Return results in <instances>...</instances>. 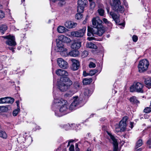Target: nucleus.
<instances>
[{"instance_id": "f257e3e1", "label": "nucleus", "mask_w": 151, "mask_h": 151, "mask_svg": "<svg viewBox=\"0 0 151 151\" xmlns=\"http://www.w3.org/2000/svg\"><path fill=\"white\" fill-rule=\"evenodd\" d=\"M93 27H88L87 35L90 36L91 35H97L99 36H101L104 32L102 25V21L98 17H94L92 20Z\"/></svg>"}, {"instance_id": "f03ea898", "label": "nucleus", "mask_w": 151, "mask_h": 151, "mask_svg": "<svg viewBox=\"0 0 151 151\" xmlns=\"http://www.w3.org/2000/svg\"><path fill=\"white\" fill-rule=\"evenodd\" d=\"M54 99L53 106L56 108L54 111L55 115L61 116L68 113L70 106L67 101L62 99Z\"/></svg>"}, {"instance_id": "7ed1b4c3", "label": "nucleus", "mask_w": 151, "mask_h": 151, "mask_svg": "<svg viewBox=\"0 0 151 151\" xmlns=\"http://www.w3.org/2000/svg\"><path fill=\"white\" fill-rule=\"evenodd\" d=\"M72 81L68 77L61 78L58 84V89L61 91H66L72 84Z\"/></svg>"}, {"instance_id": "20e7f679", "label": "nucleus", "mask_w": 151, "mask_h": 151, "mask_svg": "<svg viewBox=\"0 0 151 151\" xmlns=\"http://www.w3.org/2000/svg\"><path fill=\"white\" fill-rule=\"evenodd\" d=\"M113 2L111 6L114 10L121 13H123L124 12V7L120 5L121 3L120 0H113Z\"/></svg>"}, {"instance_id": "39448f33", "label": "nucleus", "mask_w": 151, "mask_h": 151, "mask_svg": "<svg viewBox=\"0 0 151 151\" xmlns=\"http://www.w3.org/2000/svg\"><path fill=\"white\" fill-rule=\"evenodd\" d=\"M144 85L143 84L139 83H134L130 87V91L131 92H136L142 93L143 92V88Z\"/></svg>"}, {"instance_id": "423d86ee", "label": "nucleus", "mask_w": 151, "mask_h": 151, "mask_svg": "<svg viewBox=\"0 0 151 151\" xmlns=\"http://www.w3.org/2000/svg\"><path fill=\"white\" fill-rule=\"evenodd\" d=\"M149 63L146 59H143L140 60L138 65L139 71L140 72H143L146 71L149 65Z\"/></svg>"}, {"instance_id": "0eeeda50", "label": "nucleus", "mask_w": 151, "mask_h": 151, "mask_svg": "<svg viewBox=\"0 0 151 151\" xmlns=\"http://www.w3.org/2000/svg\"><path fill=\"white\" fill-rule=\"evenodd\" d=\"M2 37L7 40L6 42V44L12 46H15L16 45L15 38L14 36L9 35L6 36H3Z\"/></svg>"}, {"instance_id": "6e6552de", "label": "nucleus", "mask_w": 151, "mask_h": 151, "mask_svg": "<svg viewBox=\"0 0 151 151\" xmlns=\"http://www.w3.org/2000/svg\"><path fill=\"white\" fill-rule=\"evenodd\" d=\"M73 101L70 106V109L71 110L75 109L81 102V100L78 96L73 97Z\"/></svg>"}, {"instance_id": "1a4fd4ad", "label": "nucleus", "mask_w": 151, "mask_h": 151, "mask_svg": "<svg viewBox=\"0 0 151 151\" xmlns=\"http://www.w3.org/2000/svg\"><path fill=\"white\" fill-rule=\"evenodd\" d=\"M77 2L78 4V12H83L85 6L86 5L87 2V1L86 0H78Z\"/></svg>"}, {"instance_id": "9d476101", "label": "nucleus", "mask_w": 151, "mask_h": 151, "mask_svg": "<svg viewBox=\"0 0 151 151\" xmlns=\"http://www.w3.org/2000/svg\"><path fill=\"white\" fill-rule=\"evenodd\" d=\"M86 27H83L82 29L79 30L78 31L73 32H71V35L73 37H83L86 31Z\"/></svg>"}, {"instance_id": "9b49d317", "label": "nucleus", "mask_w": 151, "mask_h": 151, "mask_svg": "<svg viewBox=\"0 0 151 151\" xmlns=\"http://www.w3.org/2000/svg\"><path fill=\"white\" fill-rule=\"evenodd\" d=\"M56 50L57 51L64 53L67 54V49L65 47L62 42H59L57 43Z\"/></svg>"}, {"instance_id": "f8f14e48", "label": "nucleus", "mask_w": 151, "mask_h": 151, "mask_svg": "<svg viewBox=\"0 0 151 151\" xmlns=\"http://www.w3.org/2000/svg\"><path fill=\"white\" fill-rule=\"evenodd\" d=\"M57 61L59 66L60 68L63 69H66L68 68V65L67 63L62 58H58Z\"/></svg>"}, {"instance_id": "ddd939ff", "label": "nucleus", "mask_w": 151, "mask_h": 151, "mask_svg": "<svg viewBox=\"0 0 151 151\" xmlns=\"http://www.w3.org/2000/svg\"><path fill=\"white\" fill-rule=\"evenodd\" d=\"M128 119V117L125 116L124 117L120 122L119 127L121 129V130L123 131L125 130L127 126L126 122Z\"/></svg>"}, {"instance_id": "4468645a", "label": "nucleus", "mask_w": 151, "mask_h": 151, "mask_svg": "<svg viewBox=\"0 0 151 151\" xmlns=\"http://www.w3.org/2000/svg\"><path fill=\"white\" fill-rule=\"evenodd\" d=\"M81 46V42L77 40H74L72 42L70 47L71 49L74 50H77Z\"/></svg>"}, {"instance_id": "2eb2a0df", "label": "nucleus", "mask_w": 151, "mask_h": 151, "mask_svg": "<svg viewBox=\"0 0 151 151\" xmlns=\"http://www.w3.org/2000/svg\"><path fill=\"white\" fill-rule=\"evenodd\" d=\"M71 61L73 63L71 67V69L73 70H77L80 65L78 61L74 59H71Z\"/></svg>"}, {"instance_id": "dca6fc26", "label": "nucleus", "mask_w": 151, "mask_h": 151, "mask_svg": "<svg viewBox=\"0 0 151 151\" xmlns=\"http://www.w3.org/2000/svg\"><path fill=\"white\" fill-rule=\"evenodd\" d=\"M110 15L116 23L118 24L120 22L119 16L113 12H110Z\"/></svg>"}, {"instance_id": "f3484780", "label": "nucleus", "mask_w": 151, "mask_h": 151, "mask_svg": "<svg viewBox=\"0 0 151 151\" xmlns=\"http://www.w3.org/2000/svg\"><path fill=\"white\" fill-rule=\"evenodd\" d=\"M56 73L57 75L60 76H67L68 75V73L66 71L60 69L56 70Z\"/></svg>"}, {"instance_id": "a211bd4d", "label": "nucleus", "mask_w": 151, "mask_h": 151, "mask_svg": "<svg viewBox=\"0 0 151 151\" xmlns=\"http://www.w3.org/2000/svg\"><path fill=\"white\" fill-rule=\"evenodd\" d=\"M65 25L68 28H72L76 27L77 25V23L71 21H68L65 23Z\"/></svg>"}, {"instance_id": "6ab92c4d", "label": "nucleus", "mask_w": 151, "mask_h": 151, "mask_svg": "<svg viewBox=\"0 0 151 151\" xmlns=\"http://www.w3.org/2000/svg\"><path fill=\"white\" fill-rule=\"evenodd\" d=\"M79 54V51L77 50H74L69 52L68 55L73 57H76L78 56Z\"/></svg>"}, {"instance_id": "aec40b11", "label": "nucleus", "mask_w": 151, "mask_h": 151, "mask_svg": "<svg viewBox=\"0 0 151 151\" xmlns=\"http://www.w3.org/2000/svg\"><path fill=\"white\" fill-rule=\"evenodd\" d=\"M86 47L87 48L91 49H97V47L96 45L90 42H87Z\"/></svg>"}, {"instance_id": "412c9836", "label": "nucleus", "mask_w": 151, "mask_h": 151, "mask_svg": "<svg viewBox=\"0 0 151 151\" xmlns=\"http://www.w3.org/2000/svg\"><path fill=\"white\" fill-rule=\"evenodd\" d=\"M57 30L59 33H62L66 32L67 29L64 27L60 26L58 27Z\"/></svg>"}, {"instance_id": "4be33fe9", "label": "nucleus", "mask_w": 151, "mask_h": 151, "mask_svg": "<svg viewBox=\"0 0 151 151\" xmlns=\"http://www.w3.org/2000/svg\"><path fill=\"white\" fill-rule=\"evenodd\" d=\"M144 82L147 86H151V78L147 77L145 78Z\"/></svg>"}, {"instance_id": "5701e85b", "label": "nucleus", "mask_w": 151, "mask_h": 151, "mask_svg": "<svg viewBox=\"0 0 151 151\" xmlns=\"http://www.w3.org/2000/svg\"><path fill=\"white\" fill-rule=\"evenodd\" d=\"M92 82V79L91 78H85L83 81V83L84 84L87 85L90 84Z\"/></svg>"}, {"instance_id": "b1692460", "label": "nucleus", "mask_w": 151, "mask_h": 151, "mask_svg": "<svg viewBox=\"0 0 151 151\" xmlns=\"http://www.w3.org/2000/svg\"><path fill=\"white\" fill-rule=\"evenodd\" d=\"M6 103L12 104L14 100L13 98L9 97H6Z\"/></svg>"}, {"instance_id": "393cba45", "label": "nucleus", "mask_w": 151, "mask_h": 151, "mask_svg": "<svg viewBox=\"0 0 151 151\" xmlns=\"http://www.w3.org/2000/svg\"><path fill=\"white\" fill-rule=\"evenodd\" d=\"M0 137L6 139L7 137V135L5 131L0 130Z\"/></svg>"}, {"instance_id": "a878e982", "label": "nucleus", "mask_w": 151, "mask_h": 151, "mask_svg": "<svg viewBox=\"0 0 151 151\" xmlns=\"http://www.w3.org/2000/svg\"><path fill=\"white\" fill-rule=\"evenodd\" d=\"M129 100L131 102L135 103L137 104L139 102V101L137 99L136 97L134 96L131 97L130 99Z\"/></svg>"}, {"instance_id": "bb28decb", "label": "nucleus", "mask_w": 151, "mask_h": 151, "mask_svg": "<svg viewBox=\"0 0 151 151\" xmlns=\"http://www.w3.org/2000/svg\"><path fill=\"white\" fill-rule=\"evenodd\" d=\"M101 8H100L98 9V12L100 16H103L104 15V11L102 8V7L103 6V5L101 4Z\"/></svg>"}, {"instance_id": "cd10ccee", "label": "nucleus", "mask_w": 151, "mask_h": 151, "mask_svg": "<svg viewBox=\"0 0 151 151\" xmlns=\"http://www.w3.org/2000/svg\"><path fill=\"white\" fill-rule=\"evenodd\" d=\"M143 142L141 139L139 140L137 142L135 146V148H137L138 147L141 146Z\"/></svg>"}, {"instance_id": "c85d7f7f", "label": "nucleus", "mask_w": 151, "mask_h": 151, "mask_svg": "<svg viewBox=\"0 0 151 151\" xmlns=\"http://www.w3.org/2000/svg\"><path fill=\"white\" fill-rule=\"evenodd\" d=\"M98 72V70L97 69H95L93 70H91L90 71L89 73V75L91 76H92L94 75Z\"/></svg>"}, {"instance_id": "c756f323", "label": "nucleus", "mask_w": 151, "mask_h": 151, "mask_svg": "<svg viewBox=\"0 0 151 151\" xmlns=\"http://www.w3.org/2000/svg\"><path fill=\"white\" fill-rule=\"evenodd\" d=\"M19 107H17V109H15L13 112L12 114L14 116H16L20 111Z\"/></svg>"}, {"instance_id": "7c9ffc66", "label": "nucleus", "mask_w": 151, "mask_h": 151, "mask_svg": "<svg viewBox=\"0 0 151 151\" xmlns=\"http://www.w3.org/2000/svg\"><path fill=\"white\" fill-rule=\"evenodd\" d=\"M78 13L76 14V18L78 20L81 19L83 17V15L81 14L82 12H78Z\"/></svg>"}, {"instance_id": "2f4dec72", "label": "nucleus", "mask_w": 151, "mask_h": 151, "mask_svg": "<svg viewBox=\"0 0 151 151\" xmlns=\"http://www.w3.org/2000/svg\"><path fill=\"white\" fill-rule=\"evenodd\" d=\"M88 52L86 50L83 51L81 54V57L82 58H84L87 57L88 55Z\"/></svg>"}, {"instance_id": "473e14b6", "label": "nucleus", "mask_w": 151, "mask_h": 151, "mask_svg": "<svg viewBox=\"0 0 151 151\" xmlns=\"http://www.w3.org/2000/svg\"><path fill=\"white\" fill-rule=\"evenodd\" d=\"M90 91L88 89H86L84 90V94L85 96H88L90 95Z\"/></svg>"}, {"instance_id": "72a5a7b5", "label": "nucleus", "mask_w": 151, "mask_h": 151, "mask_svg": "<svg viewBox=\"0 0 151 151\" xmlns=\"http://www.w3.org/2000/svg\"><path fill=\"white\" fill-rule=\"evenodd\" d=\"M71 41V40L70 38L65 36L63 42L68 43H70Z\"/></svg>"}, {"instance_id": "f704fd0d", "label": "nucleus", "mask_w": 151, "mask_h": 151, "mask_svg": "<svg viewBox=\"0 0 151 151\" xmlns=\"http://www.w3.org/2000/svg\"><path fill=\"white\" fill-rule=\"evenodd\" d=\"M144 112L145 113H148L151 112V108L147 107L145 108L144 110Z\"/></svg>"}, {"instance_id": "c9c22d12", "label": "nucleus", "mask_w": 151, "mask_h": 151, "mask_svg": "<svg viewBox=\"0 0 151 151\" xmlns=\"http://www.w3.org/2000/svg\"><path fill=\"white\" fill-rule=\"evenodd\" d=\"M90 3V8L91 9H93L95 6V4L94 2H93L92 1H89Z\"/></svg>"}, {"instance_id": "e433bc0d", "label": "nucleus", "mask_w": 151, "mask_h": 151, "mask_svg": "<svg viewBox=\"0 0 151 151\" xmlns=\"http://www.w3.org/2000/svg\"><path fill=\"white\" fill-rule=\"evenodd\" d=\"M7 27L6 25H3L2 26L0 27V30L6 31L7 29Z\"/></svg>"}, {"instance_id": "4c0bfd02", "label": "nucleus", "mask_w": 151, "mask_h": 151, "mask_svg": "<svg viewBox=\"0 0 151 151\" xmlns=\"http://www.w3.org/2000/svg\"><path fill=\"white\" fill-rule=\"evenodd\" d=\"M65 36L63 35H61L59 36L58 38L59 40L61 42H63Z\"/></svg>"}, {"instance_id": "58836bf2", "label": "nucleus", "mask_w": 151, "mask_h": 151, "mask_svg": "<svg viewBox=\"0 0 151 151\" xmlns=\"http://www.w3.org/2000/svg\"><path fill=\"white\" fill-rule=\"evenodd\" d=\"M89 66L90 68H94L96 67V65L93 62H91L89 64Z\"/></svg>"}, {"instance_id": "ea45409f", "label": "nucleus", "mask_w": 151, "mask_h": 151, "mask_svg": "<svg viewBox=\"0 0 151 151\" xmlns=\"http://www.w3.org/2000/svg\"><path fill=\"white\" fill-rule=\"evenodd\" d=\"M7 108L4 106H0V111H5L7 110Z\"/></svg>"}, {"instance_id": "a19ab883", "label": "nucleus", "mask_w": 151, "mask_h": 151, "mask_svg": "<svg viewBox=\"0 0 151 151\" xmlns=\"http://www.w3.org/2000/svg\"><path fill=\"white\" fill-rule=\"evenodd\" d=\"M4 17V14L3 12L1 10H0V18H2Z\"/></svg>"}, {"instance_id": "79ce46f5", "label": "nucleus", "mask_w": 151, "mask_h": 151, "mask_svg": "<svg viewBox=\"0 0 151 151\" xmlns=\"http://www.w3.org/2000/svg\"><path fill=\"white\" fill-rule=\"evenodd\" d=\"M132 40L133 41L136 42L138 40V37L136 35H133L132 37Z\"/></svg>"}, {"instance_id": "37998d69", "label": "nucleus", "mask_w": 151, "mask_h": 151, "mask_svg": "<svg viewBox=\"0 0 151 151\" xmlns=\"http://www.w3.org/2000/svg\"><path fill=\"white\" fill-rule=\"evenodd\" d=\"M69 150L70 151H74V146L73 145H71L69 147Z\"/></svg>"}, {"instance_id": "c03bdc74", "label": "nucleus", "mask_w": 151, "mask_h": 151, "mask_svg": "<svg viewBox=\"0 0 151 151\" xmlns=\"http://www.w3.org/2000/svg\"><path fill=\"white\" fill-rule=\"evenodd\" d=\"M147 143L149 145V147L151 148V140H149L147 142Z\"/></svg>"}, {"instance_id": "a18cd8bd", "label": "nucleus", "mask_w": 151, "mask_h": 151, "mask_svg": "<svg viewBox=\"0 0 151 151\" xmlns=\"http://www.w3.org/2000/svg\"><path fill=\"white\" fill-rule=\"evenodd\" d=\"M1 98V99L2 100V104L6 103V97H5L4 98Z\"/></svg>"}, {"instance_id": "49530a36", "label": "nucleus", "mask_w": 151, "mask_h": 151, "mask_svg": "<svg viewBox=\"0 0 151 151\" xmlns=\"http://www.w3.org/2000/svg\"><path fill=\"white\" fill-rule=\"evenodd\" d=\"M87 39L90 41L93 40H95V38L93 37H88Z\"/></svg>"}, {"instance_id": "de8ad7c7", "label": "nucleus", "mask_w": 151, "mask_h": 151, "mask_svg": "<svg viewBox=\"0 0 151 151\" xmlns=\"http://www.w3.org/2000/svg\"><path fill=\"white\" fill-rule=\"evenodd\" d=\"M83 75L84 76H86L88 75H89V73H87L85 71H83Z\"/></svg>"}, {"instance_id": "09e8293b", "label": "nucleus", "mask_w": 151, "mask_h": 151, "mask_svg": "<svg viewBox=\"0 0 151 151\" xmlns=\"http://www.w3.org/2000/svg\"><path fill=\"white\" fill-rule=\"evenodd\" d=\"M103 22L106 24H107L108 22H109L107 19L106 18H103Z\"/></svg>"}, {"instance_id": "8fccbe9b", "label": "nucleus", "mask_w": 151, "mask_h": 151, "mask_svg": "<svg viewBox=\"0 0 151 151\" xmlns=\"http://www.w3.org/2000/svg\"><path fill=\"white\" fill-rule=\"evenodd\" d=\"M76 150L77 151L79 150V148L78 147V144L77 143L75 145Z\"/></svg>"}, {"instance_id": "3c124183", "label": "nucleus", "mask_w": 151, "mask_h": 151, "mask_svg": "<svg viewBox=\"0 0 151 151\" xmlns=\"http://www.w3.org/2000/svg\"><path fill=\"white\" fill-rule=\"evenodd\" d=\"M106 24H107V25L110 27H112V24L109 21Z\"/></svg>"}, {"instance_id": "603ef678", "label": "nucleus", "mask_w": 151, "mask_h": 151, "mask_svg": "<svg viewBox=\"0 0 151 151\" xmlns=\"http://www.w3.org/2000/svg\"><path fill=\"white\" fill-rule=\"evenodd\" d=\"M79 86H80L79 84L78 83H76V84H75V87L76 88H79Z\"/></svg>"}, {"instance_id": "864d4df0", "label": "nucleus", "mask_w": 151, "mask_h": 151, "mask_svg": "<svg viewBox=\"0 0 151 151\" xmlns=\"http://www.w3.org/2000/svg\"><path fill=\"white\" fill-rule=\"evenodd\" d=\"M134 123L133 122H130V127L131 128H132L133 127Z\"/></svg>"}, {"instance_id": "5fc2aeb1", "label": "nucleus", "mask_w": 151, "mask_h": 151, "mask_svg": "<svg viewBox=\"0 0 151 151\" xmlns=\"http://www.w3.org/2000/svg\"><path fill=\"white\" fill-rule=\"evenodd\" d=\"M65 96L66 97H70L71 96V95H70L69 93H67L65 94Z\"/></svg>"}, {"instance_id": "6e6d98bb", "label": "nucleus", "mask_w": 151, "mask_h": 151, "mask_svg": "<svg viewBox=\"0 0 151 151\" xmlns=\"http://www.w3.org/2000/svg\"><path fill=\"white\" fill-rule=\"evenodd\" d=\"M25 148L21 150L20 149H18V150H16L15 151H25Z\"/></svg>"}, {"instance_id": "4d7b16f0", "label": "nucleus", "mask_w": 151, "mask_h": 151, "mask_svg": "<svg viewBox=\"0 0 151 151\" xmlns=\"http://www.w3.org/2000/svg\"><path fill=\"white\" fill-rule=\"evenodd\" d=\"M16 103L17 104V107H19V101H16Z\"/></svg>"}, {"instance_id": "13d9d810", "label": "nucleus", "mask_w": 151, "mask_h": 151, "mask_svg": "<svg viewBox=\"0 0 151 151\" xmlns=\"http://www.w3.org/2000/svg\"><path fill=\"white\" fill-rule=\"evenodd\" d=\"M9 48L10 50H12V51L13 52H14V50L13 49V48L12 47H9Z\"/></svg>"}, {"instance_id": "bf43d9fd", "label": "nucleus", "mask_w": 151, "mask_h": 151, "mask_svg": "<svg viewBox=\"0 0 151 151\" xmlns=\"http://www.w3.org/2000/svg\"><path fill=\"white\" fill-rule=\"evenodd\" d=\"M74 140H71L70 141H69L68 142V145H69L70 144V143L71 142H73L74 141Z\"/></svg>"}, {"instance_id": "052dcab7", "label": "nucleus", "mask_w": 151, "mask_h": 151, "mask_svg": "<svg viewBox=\"0 0 151 151\" xmlns=\"http://www.w3.org/2000/svg\"><path fill=\"white\" fill-rule=\"evenodd\" d=\"M106 10H107V13H109V8H106Z\"/></svg>"}, {"instance_id": "680f3d73", "label": "nucleus", "mask_w": 151, "mask_h": 151, "mask_svg": "<svg viewBox=\"0 0 151 151\" xmlns=\"http://www.w3.org/2000/svg\"><path fill=\"white\" fill-rule=\"evenodd\" d=\"M87 20L86 18V19L85 20L83 21V23L85 24L86 22V21Z\"/></svg>"}, {"instance_id": "e2e57ef3", "label": "nucleus", "mask_w": 151, "mask_h": 151, "mask_svg": "<svg viewBox=\"0 0 151 151\" xmlns=\"http://www.w3.org/2000/svg\"><path fill=\"white\" fill-rule=\"evenodd\" d=\"M87 20L86 18V19L85 20L83 21V23L85 24L86 22V21Z\"/></svg>"}, {"instance_id": "0e129e2a", "label": "nucleus", "mask_w": 151, "mask_h": 151, "mask_svg": "<svg viewBox=\"0 0 151 151\" xmlns=\"http://www.w3.org/2000/svg\"><path fill=\"white\" fill-rule=\"evenodd\" d=\"M142 150V149L141 148H140L139 149H138L136 151H141Z\"/></svg>"}, {"instance_id": "69168bd1", "label": "nucleus", "mask_w": 151, "mask_h": 151, "mask_svg": "<svg viewBox=\"0 0 151 151\" xmlns=\"http://www.w3.org/2000/svg\"><path fill=\"white\" fill-rule=\"evenodd\" d=\"M86 151H91V149L89 148H88Z\"/></svg>"}, {"instance_id": "338daca9", "label": "nucleus", "mask_w": 151, "mask_h": 151, "mask_svg": "<svg viewBox=\"0 0 151 151\" xmlns=\"http://www.w3.org/2000/svg\"><path fill=\"white\" fill-rule=\"evenodd\" d=\"M1 98L0 99V104H2Z\"/></svg>"}, {"instance_id": "774afa93", "label": "nucleus", "mask_w": 151, "mask_h": 151, "mask_svg": "<svg viewBox=\"0 0 151 151\" xmlns=\"http://www.w3.org/2000/svg\"><path fill=\"white\" fill-rule=\"evenodd\" d=\"M63 3H62V4H60V3H59V4L60 5V6H61L62 5H63Z\"/></svg>"}]
</instances>
